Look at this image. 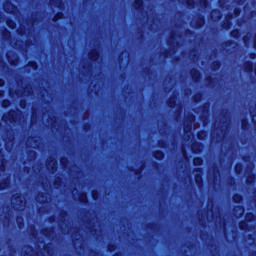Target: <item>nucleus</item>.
<instances>
[{"label":"nucleus","mask_w":256,"mask_h":256,"mask_svg":"<svg viewBox=\"0 0 256 256\" xmlns=\"http://www.w3.org/2000/svg\"><path fill=\"white\" fill-rule=\"evenodd\" d=\"M7 105H9V101H4V102H3V106H4V107H7Z\"/></svg>","instance_id":"423d86ee"},{"label":"nucleus","mask_w":256,"mask_h":256,"mask_svg":"<svg viewBox=\"0 0 256 256\" xmlns=\"http://www.w3.org/2000/svg\"><path fill=\"white\" fill-rule=\"evenodd\" d=\"M3 84H4L3 80H0V87H3Z\"/></svg>","instance_id":"f8f14e48"},{"label":"nucleus","mask_w":256,"mask_h":256,"mask_svg":"<svg viewBox=\"0 0 256 256\" xmlns=\"http://www.w3.org/2000/svg\"><path fill=\"white\" fill-rule=\"evenodd\" d=\"M240 211V215H243V209L237 208Z\"/></svg>","instance_id":"9d476101"},{"label":"nucleus","mask_w":256,"mask_h":256,"mask_svg":"<svg viewBox=\"0 0 256 256\" xmlns=\"http://www.w3.org/2000/svg\"><path fill=\"white\" fill-rule=\"evenodd\" d=\"M204 135H205V133H199L198 134V139H203Z\"/></svg>","instance_id":"39448f33"},{"label":"nucleus","mask_w":256,"mask_h":256,"mask_svg":"<svg viewBox=\"0 0 256 256\" xmlns=\"http://www.w3.org/2000/svg\"><path fill=\"white\" fill-rule=\"evenodd\" d=\"M154 157H155L156 159H163V152H161V151L155 152V153H154Z\"/></svg>","instance_id":"f03ea898"},{"label":"nucleus","mask_w":256,"mask_h":256,"mask_svg":"<svg viewBox=\"0 0 256 256\" xmlns=\"http://www.w3.org/2000/svg\"><path fill=\"white\" fill-rule=\"evenodd\" d=\"M203 160H201V158H194V165H202Z\"/></svg>","instance_id":"20e7f679"},{"label":"nucleus","mask_w":256,"mask_h":256,"mask_svg":"<svg viewBox=\"0 0 256 256\" xmlns=\"http://www.w3.org/2000/svg\"><path fill=\"white\" fill-rule=\"evenodd\" d=\"M137 5H138V7H141L142 2H141V1H138V2H137Z\"/></svg>","instance_id":"9b49d317"},{"label":"nucleus","mask_w":256,"mask_h":256,"mask_svg":"<svg viewBox=\"0 0 256 256\" xmlns=\"http://www.w3.org/2000/svg\"><path fill=\"white\" fill-rule=\"evenodd\" d=\"M89 57L92 61H97V57H99V53L96 50H94L90 53Z\"/></svg>","instance_id":"f257e3e1"},{"label":"nucleus","mask_w":256,"mask_h":256,"mask_svg":"<svg viewBox=\"0 0 256 256\" xmlns=\"http://www.w3.org/2000/svg\"><path fill=\"white\" fill-rule=\"evenodd\" d=\"M11 201H12V205H13L14 202H13V200H11Z\"/></svg>","instance_id":"2eb2a0df"},{"label":"nucleus","mask_w":256,"mask_h":256,"mask_svg":"<svg viewBox=\"0 0 256 256\" xmlns=\"http://www.w3.org/2000/svg\"><path fill=\"white\" fill-rule=\"evenodd\" d=\"M241 199V195L236 194L233 196V201H235V203H241Z\"/></svg>","instance_id":"7ed1b4c3"},{"label":"nucleus","mask_w":256,"mask_h":256,"mask_svg":"<svg viewBox=\"0 0 256 256\" xmlns=\"http://www.w3.org/2000/svg\"><path fill=\"white\" fill-rule=\"evenodd\" d=\"M58 19H61V17H63V14H57Z\"/></svg>","instance_id":"6e6552de"},{"label":"nucleus","mask_w":256,"mask_h":256,"mask_svg":"<svg viewBox=\"0 0 256 256\" xmlns=\"http://www.w3.org/2000/svg\"><path fill=\"white\" fill-rule=\"evenodd\" d=\"M92 197H93V199H97V193L93 192Z\"/></svg>","instance_id":"0eeeda50"},{"label":"nucleus","mask_w":256,"mask_h":256,"mask_svg":"<svg viewBox=\"0 0 256 256\" xmlns=\"http://www.w3.org/2000/svg\"><path fill=\"white\" fill-rule=\"evenodd\" d=\"M243 225H244V224H241V225H240V228H241V229H243Z\"/></svg>","instance_id":"4468645a"},{"label":"nucleus","mask_w":256,"mask_h":256,"mask_svg":"<svg viewBox=\"0 0 256 256\" xmlns=\"http://www.w3.org/2000/svg\"><path fill=\"white\" fill-rule=\"evenodd\" d=\"M83 201H87V196H83Z\"/></svg>","instance_id":"ddd939ff"},{"label":"nucleus","mask_w":256,"mask_h":256,"mask_svg":"<svg viewBox=\"0 0 256 256\" xmlns=\"http://www.w3.org/2000/svg\"><path fill=\"white\" fill-rule=\"evenodd\" d=\"M32 67H33L34 69H37V64H36V63H33V64H32Z\"/></svg>","instance_id":"1a4fd4ad"}]
</instances>
